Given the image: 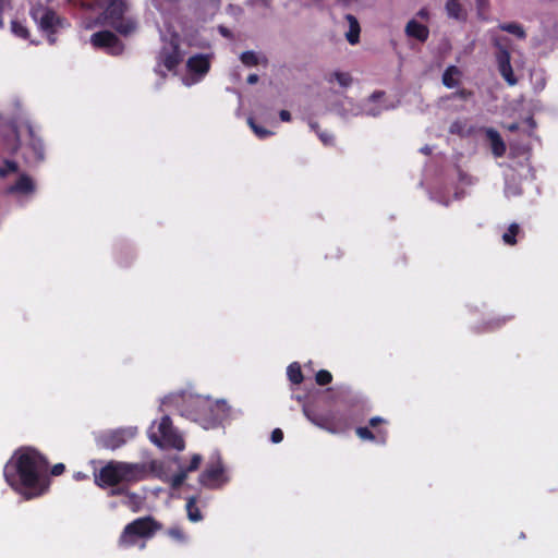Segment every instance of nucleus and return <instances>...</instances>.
<instances>
[{
	"label": "nucleus",
	"instance_id": "c756f323",
	"mask_svg": "<svg viewBox=\"0 0 558 558\" xmlns=\"http://www.w3.org/2000/svg\"><path fill=\"white\" fill-rule=\"evenodd\" d=\"M11 28L13 34L20 38L27 39L29 37L28 28L19 21H13L11 24Z\"/></svg>",
	"mask_w": 558,
	"mask_h": 558
},
{
	"label": "nucleus",
	"instance_id": "f257e3e1",
	"mask_svg": "<svg viewBox=\"0 0 558 558\" xmlns=\"http://www.w3.org/2000/svg\"><path fill=\"white\" fill-rule=\"evenodd\" d=\"M49 462L32 447L17 449L5 463L3 476L8 485L26 499L39 497L48 488Z\"/></svg>",
	"mask_w": 558,
	"mask_h": 558
},
{
	"label": "nucleus",
	"instance_id": "1a4fd4ad",
	"mask_svg": "<svg viewBox=\"0 0 558 558\" xmlns=\"http://www.w3.org/2000/svg\"><path fill=\"white\" fill-rule=\"evenodd\" d=\"M90 43L95 48L104 49L111 56H120L124 51V44L110 31H99L92 35Z\"/></svg>",
	"mask_w": 558,
	"mask_h": 558
},
{
	"label": "nucleus",
	"instance_id": "37998d69",
	"mask_svg": "<svg viewBox=\"0 0 558 558\" xmlns=\"http://www.w3.org/2000/svg\"><path fill=\"white\" fill-rule=\"evenodd\" d=\"M258 80H259V76L255 73H252L247 76L246 82L250 85H254L258 82Z\"/></svg>",
	"mask_w": 558,
	"mask_h": 558
},
{
	"label": "nucleus",
	"instance_id": "c03bdc74",
	"mask_svg": "<svg viewBox=\"0 0 558 558\" xmlns=\"http://www.w3.org/2000/svg\"><path fill=\"white\" fill-rule=\"evenodd\" d=\"M488 5V0H476V7L478 11L486 9Z\"/></svg>",
	"mask_w": 558,
	"mask_h": 558
},
{
	"label": "nucleus",
	"instance_id": "412c9836",
	"mask_svg": "<svg viewBox=\"0 0 558 558\" xmlns=\"http://www.w3.org/2000/svg\"><path fill=\"white\" fill-rule=\"evenodd\" d=\"M461 74V71L456 65H449L442 74V84L448 88L458 86L459 81L456 78Z\"/></svg>",
	"mask_w": 558,
	"mask_h": 558
},
{
	"label": "nucleus",
	"instance_id": "a18cd8bd",
	"mask_svg": "<svg viewBox=\"0 0 558 558\" xmlns=\"http://www.w3.org/2000/svg\"><path fill=\"white\" fill-rule=\"evenodd\" d=\"M384 95V92H374L371 96L372 100H376Z\"/></svg>",
	"mask_w": 558,
	"mask_h": 558
},
{
	"label": "nucleus",
	"instance_id": "6e6552de",
	"mask_svg": "<svg viewBox=\"0 0 558 558\" xmlns=\"http://www.w3.org/2000/svg\"><path fill=\"white\" fill-rule=\"evenodd\" d=\"M228 482L220 457L211 461L199 475V483L208 488H218Z\"/></svg>",
	"mask_w": 558,
	"mask_h": 558
},
{
	"label": "nucleus",
	"instance_id": "aec40b11",
	"mask_svg": "<svg viewBox=\"0 0 558 558\" xmlns=\"http://www.w3.org/2000/svg\"><path fill=\"white\" fill-rule=\"evenodd\" d=\"M345 20L349 23V31L345 33V38L351 45H356L360 41L361 27L357 19L352 14H347Z\"/></svg>",
	"mask_w": 558,
	"mask_h": 558
},
{
	"label": "nucleus",
	"instance_id": "423d86ee",
	"mask_svg": "<svg viewBox=\"0 0 558 558\" xmlns=\"http://www.w3.org/2000/svg\"><path fill=\"white\" fill-rule=\"evenodd\" d=\"M32 16L38 23L39 29L47 35L49 44H56V33L64 26L65 20L50 8L36 9L32 11Z\"/></svg>",
	"mask_w": 558,
	"mask_h": 558
},
{
	"label": "nucleus",
	"instance_id": "cd10ccee",
	"mask_svg": "<svg viewBox=\"0 0 558 558\" xmlns=\"http://www.w3.org/2000/svg\"><path fill=\"white\" fill-rule=\"evenodd\" d=\"M240 60L245 66H255L259 63L258 56L251 50L242 52Z\"/></svg>",
	"mask_w": 558,
	"mask_h": 558
},
{
	"label": "nucleus",
	"instance_id": "3c124183",
	"mask_svg": "<svg viewBox=\"0 0 558 558\" xmlns=\"http://www.w3.org/2000/svg\"><path fill=\"white\" fill-rule=\"evenodd\" d=\"M311 128L316 130V128H318L317 123H311Z\"/></svg>",
	"mask_w": 558,
	"mask_h": 558
},
{
	"label": "nucleus",
	"instance_id": "72a5a7b5",
	"mask_svg": "<svg viewBox=\"0 0 558 558\" xmlns=\"http://www.w3.org/2000/svg\"><path fill=\"white\" fill-rule=\"evenodd\" d=\"M186 472L185 471H181L177 474H174L171 478V488L172 489H178L182 486V484L184 483V481L186 480Z\"/></svg>",
	"mask_w": 558,
	"mask_h": 558
},
{
	"label": "nucleus",
	"instance_id": "09e8293b",
	"mask_svg": "<svg viewBox=\"0 0 558 558\" xmlns=\"http://www.w3.org/2000/svg\"><path fill=\"white\" fill-rule=\"evenodd\" d=\"M210 420H211V423H213V424H215L216 422H218V421H219V418H218L217 416H213V417H210Z\"/></svg>",
	"mask_w": 558,
	"mask_h": 558
},
{
	"label": "nucleus",
	"instance_id": "de8ad7c7",
	"mask_svg": "<svg viewBox=\"0 0 558 558\" xmlns=\"http://www.w3.org/2000/svg\"><path fill=\"white\" fill-rule=\"evenodd\" d=\"M508 129H509V131H512V132H513V131H517V130H518V124H517V123H513V124L509 125V128H508Z\"/></svg>",
	"mask_w": 558,
	"mask_h": 558
},
{
	"label": "nucleus",
	"instance_id": "5701e85b",
	"mask_svg": "<svg viewBox=\"0 0 558 558\" xmlns=\"http://www.w3.org/2000/svg\"><path fill=\"white\" fill-rule=\"evenodd\" d=\"M498 27L500 31L512 34L515 37H518L519 39H525V37H526V33H525L524 28L519 23H515V22L501 23V24H499Z\"/></svg>",
	"mask_w": 558,
	"mask_h": 558
},
{
	"label": "nucleus",
	"instance_id": "a878e982",
	"mask_svg": "<svg viewBox=\"0 0 558 558\" xmlns=\"http://www.w3.org/2000/svg\"><path fill=\"white\" fill-rule=\"evenodd\" d=\"M449 133L459 136L468 135L466 121L460 119L453 121L449 126Z\"/></svg>",
	"mask_w": 558,
	"mask_h": 558
},
{
	"label": "nucleus",
	"instance_id": "4468645a",
	"mask_svg": "<svg viewBox=\"0 0 558 558\" xmlns=\"http://www.w3.org/2000/svg\"><path fill=\"white\" fill-rule=\"evenodd\" d=\"M211 58V54H194L187 59L186 69L191 74L197 75L198 77H203L210 70Z\"/></svg>",
	"mask_w": 558,
	"mask_h": 558
},
{
	"label": "nucleus",
	"instance_id": "a19ab883",
	"mask_svg": "<svg viewBox=\"0 0 558 558\" xmlns=\"http://www.w3.org/2000/svg\"><path fill=\"white\" fill-rule=\"evenodd\" d=\"M317 134H318L319 138L322 140V142L324 144H326V145L329 144L332 141V136L331 135H328L326 133H320L318 131H317Z\"/></svg>",
	"mask_w": 558,
	"mask_h": 558
},
{
	"label": "nucleus",
	"instance_id": "39448f33",
	"mask_svg": "<svg viewBox=\"0 0 558 558\" xmlns=\"http://www.w3.org/2000/svg\"><path fill=\"white\" fill-rule=\"evenodd\" d=\"M126 10V3L123 0H109L102 12L105 24L122 36H129L137 26L133 19L124 16Z\"/></svg>",
	"mask_w": 558,
	"mask_h": 558
},
{
	"label": "nucleus",
	"instance_id": "58836bf2",
	"mask_svg": "<svg viewBox=\"0 0 558 558\" xmlns=\"http://www.w3.org/2000/svg\"><path fill=\"white\" fill-rule=\"evenodd\" d=\"M384 423H387L386 420H384L383 417L380 416H374L372 417L369 421H368V425L372 427V428H376L378 425L380 424H384Z\"/></svg>",
	"mask_w": 558,
	"mask_h": 558
},
{
	"label": "nucleus",
	"instance_id": "f03ea898",
	"mask_svg": "<svg viewBox=\"0 0 558 558\" xmlns=\"http://www.w3.org/2000/svg\"><path fill=\"white\" fill-rule=\"evenodd\" d=\"M147 476L144 463H130L111 460L98 472L94 473L95 484L100 488L112 487L110 496H120L125 493L120 484H131L143 481Z\"/></svg>",
	"mask_w": 558,
	"mask_h": 558
},
{
	"label": "nucleus",
	"instance_id": "20e7f679",
	"mask_svg": "<svg viewBox=\"0 0 558 558\" xmlns=\"http://www.w3.org/2000/svg\"><path fill=\"white\" fill-rule=\"evenodd\" d=\"M160 529L161 524L153 517L137 518L125 525L119 537V545L124 548L132 547L138 538H150Z\"/></svg>",
	"mask_w": 558,
	"mask_h": 558
},
{
	"label": "nucleus",
	"instance_id": "7c9ffc66",
	"mask_svg": "<svg viewBox=\"0 0 558 558\" xmlns=\"http://www.w3.org/2000/svg\"><path fill=\"white\" fill-rule=\"evenodd\" d=\"M19 166L15 161L5 159L3 166L0 167V178H5L10 173L17 172Z\"/></svg>",
	"mask_w": 558,
	"mask_h": 558
},
{
	"label": "nucleus",
	"instance_id": "bb28decb",
	"mask_svg": "<svg viewBox=\"0 0 558 558\" xmlns=\"http://www.w3.org/2000/svg\"><path fill=\"white\" fill-rule=\"evenodd\" d=\"M247 123L251 126L252 131L256 134V136L260 140H264L270 135H272V132L258 125L253 118L247 119Z\"/></svg>",
	"mask_w": 558,
	"mask_h": 558
},
{
	"label": "nucleus",
	"instance_id": "c85d7f7f",
	"mask_svg": "<svg viewBox=\"0 0 558 558\" xmlns=\"http://www.w3.org/2000/svg\"><path fill=\"white\" fill-rule=\"evenodd\" d=\"M341 87H349L352 84V76L348 72L336 71L331 75Z\"/></svg>",
	"mask_w": 558,
	"mask_h": 558
},
{
	"label": "nucleus",
	"instance_id": "f704fd0d",
	"mask_svg": "<svg viewBox=\"0 0 558 558\" xmlns=\"http://www.w3.org/2000/svg\"><path fill=\"white\" fill-rule=\"evenodd\" d=\"M474 95V93L470 89H466V88H461L454 93H452L448 98L449 99H456V98H459V99H462V100H468L470 99L472 96Z\"/></svg>",
	"mask_w": 558,
	"mask_h": 558
},
{
	"label": "nucleus",
	"instance_id": "393cba45",
	"mask_svg": "<svg viewBox=\"0 0 558 558\" xmlns=\"http://www.w3.org/2000/svg\"><path fill=\"white\" fill-rule=\"evenodd\" d=\"M521 232L520 226L515 222L511 223L507 231L502 234V241L507 245L517 244V236Z\"/></svg>",
	"mask_w": 558,
	"mask_h": 558
},
{
	"label": "nucleus",
	"instance_id": "9b49d317",
	"mask_svg": "<svg viewBox=\"0 0 558 558\" xmlns=\"http://www.w3.org/2000/svg\"><path fill=\"white\" fill-rule=\"evenodd\" d=\"M182 62L180 46L171 41L169 46L163 47L158 54V64L163 65L168 71H174Z\"/></svg>",
	"mask_w": 558,
	"mask_h": 558
},
{
	"label": "nucleus",
	"instance_id": "f3484780",
	"mask_svg": "<svg viewBox=\"0 0 558 558\" xmlns=\"http://www.w3.org/2000/svg\"><path fill=\"white\" fill-rule=\"evenodd\" d=\"M355 434L362 440L374 441L378 444H385L388 435L386 429H377L374 433L366 426L356 427Z\"/></svg>",
	"mask_w": 558,
	"mask_h": 558
},
{
	"label": "nucleus",
	"instance_id": "b1692460",
	"mask_svg": "<svg viewBox=\"0 0 558 558\" xmlns=\"http://www.w3.org/2000/svg\"><path fill=\"white\" fill-rule=\"evenodd\" d=\"M287 375L294 385H300L304 379L301 365L298 362H293L288 366Z\"/></svg>",
	"mask_w": 558,
	"mask_h": 558
},
{
	"label": "nucleus",
	"instance_id": "dca6fc26",
	"mask_svg": "<svg viewBox=\"0 0 558 558\" xmlns=\"http://www.w3.org/2000/svg\"><path fill=\"white\" fill-rule=\"evenodd\" d=\"M485 135L490 144L493 155L497 158L502 157L506 154L507 146L499 132L493 128H487L485 129Z\"/></svg>",
	"mask_w": 558,
	"mask_h": 558
},
{
	"label": "nucleus",
	"instance_id": "4be33fe9",
	"mask_svg": "<svg viewBox=\"0 0 558 558\" xmlns=\"http://www.w3.org/2000/svg\"><path fill=\"white\" fill-rule=\"evenodd\" d=\"M196 504H197L196 496L190 497L186 502L187 518L192 522H198L203 519L202 512H201L199 508L196 506Z\"/></svg>",
	"mask_w": 558,
	"mask_h": 558
},
{
	"label": "nucleus",
	"instance_id": "ddd939ff",
	"mask_svg": "<svg viewBox=\"0 0 558 558\" xmlns=\"http://www.w3.org/2000/svg\"><path fill=\"white\" fill-rule=\"evenodd\" d=\"M190 404L193 408V410L187 413V417H190L193 421H201L205 418L206 413H213L215 408L222 409L226 407L225 401H217L216 403H213L208 400L203 399H193L191 400Z\"/></svg>",
	"mask_w": 558,
	"mask_h": 558
},
{
	"label": "nucleus",
	"instance_id": "a211bd4d",
	"mask_svg": "<svg viewBox=\"0 0 558 558\" xmlns=\"http://www.w3.org/2000/svg\"><path fill=\"white\" fill-rule=\"evenodd\" d=\"M35 190L33 180L27 174H22L17 181L11 185L8 191L9 193L16 194H29Z\"/></svg>",
	"mask_w": 558,
	"mask_h": 558
},
{
	"label": "nucleus",
	"instance_id": "49530a36",
	"mask_svg": "<svg viewBox=\"0 0 558 558\" xmlns=\"http://www.w3.org/2000/svg\"><path fill=\"white\" fill-rule=\"evenodd\" d=\"M506 319H497L496 322L492 323L494 327H500L502 324H505Z\"/></svg>",
	"mask_w": 558,
	"mask_h": 558
},
{
	"label": "nucleus",
	"instance_id": "2f4dec72",
	"mask_svg": "<svg viewBox=\"0 0 558 558\" xmlns=\"http://www.w3.org/2000/svg\"><path fill=\"white\" fill-rule=\"evenodd\" d=\"M315 381L319 386L329 385L332 381V375L327 369H320L315 375Z\"/></svg>",
	"mask_w": 558,
	"mask_h": 558
},
{
	"label": "nucleus",
	"instance_id": "c9c22d12",
	"mask_svg": "<svg viewBox=\"0 0 558 558\" xmlns=\"http://www.w3.org/2000/svg\"><path fill=\"white\" fill-rule=\"evenodd\" d=\"M201 462H202V457L199 454H194L191 458V461L184 471L186 473L196 471L199 468Z\"/></svg>",
	"mask_w": 558,
	"mask_h": 558
},
{
	"label": "nucleus",
	"instance_id": "e433bc0d",
	"mask_svg": "<svg viewBox=\"0 0 558 558\" xmlns=\"http://www.w3.org/2000/svg\"><path fill=\"white\" fill-rule=\"evenodd\" d=\"M270 439L274 444H279L283 439V432L280 428H275L271 432Z\"/></svg>",
	"mask_w": 558,
	"mask_h": 558
},
{
	"label": "nucleus",
	"instance_id": "473e14b6",
	"mask_svg": "<svg viewBox=\"0 0 558 558\" xmlns=\"http://www.w3.org/2000/svg\"><path fill=\"white\" fill-rule=\"evenodd\" d=\"M167 534L177 542H184L186 539L185 533L179 525L171 526L168 529Z\"/></svg>",
	"mask_w": 558,
	"mask_h": 558
},
{
	"label": "nucleus",
	"instance_id": "79ce46f5",
	"mask_svg": "<svg viewBox=\"0 0 558 558\" xmlns=\"http://www.w3.org/2000/svg\"><path fill=\"white\" fill-rule=\"evenodd\" d=\"M416 15L423 20H428L429 19V12L426 8H422L417 13Z\"/></svg>",
	"mask_w": 558,
	"mask_h": 558
},
{
	"label": "nucleus",
	"instance_id": "0eeeda50",
	"mask_svg": "<svg viewBox=\"0 0 558 558\" xmlns=\"http://www.w3.org/2000/svg\"><path fill=\"white\" fill-rule=\"evenodd\" d=\"M136 434L135 427H120L99 433L95 441L100 449L117 450L133 439Z\"/></svg>",
	"mask_w": 558,
	"mask_h": 558
},
{
	"label": "nucleus",
	"instance_id": "6ab92c4d",
	"mask_svg": "<svg viewBox=\"0 0 558 558\" xmlns=\"http://www.w3.org/2000/svg\"><path fill=\"white\" fill-rule=\"evenodd\" d=\"M446 12L450 19H454L460 22H465L468 13L459 0H448L446 2Z\"/></svg>",
	"mask_w": 558,
	"mask_h": 558
},
{
	"label": "nucleus",
	"instance_id": "9d476101",
	"mask_svg": "<svg viewBox=\"0 0 558 558\" xmlns=\"http://www.w3.org/2000/svg\"><path fill=\"white\" fill-rule=\"evenodd\" d=\"M158 430L167 446L177 450L184 449V439L173 428L170 416L165 415L161 417Z\"/></svg>",
	"mask_w": 558,
	"mask_h": 558
},
{
	"label": "nucleus",
	"instance_id": "7ed1b4c3",
	"mask_svg": "<svg viewBox=\"0 0 558 558\" xmlns=\"http://www.w3.org/2000/svg\"><path fill=\"white\" fill-rule=\"evenodd\" d=\"M303 413L312 424L330 434H344L351 429L354 422H357L351 414L335 411L319 413L306 404L303 407Z\"/></svg>",
	"mask_w": 558,
	"mask_h": 558
},
{
	"label": "nucleus",
	"instance_id": "4c0bfd02",
	"mask_svg": "<svg viewBox=\"0 0 558 558\" xmlns=\"http://www.w3.org/2000/svg\"><path fill=\"white\" fill-rule=\"evenodd\" d=\"M65 471V465L63 463H57L54 464L51 470H50V473L51 475L53 476H59L61 475L63 472Z\"/></svg>",
	"mask_w": 558,
	"mask_h": 558
},
{
	"label": "nucleus",
	"instance_id": "f8f14e48",
	"mask_svg": "<svg viewBox=\"0 0 558 558\" xmlns=\"http://www.w3.org/2000/svg\"><path fill=\"white\" fill-rule=\"evenodd\" d=\"M496 61L498 65V71L502 78L510 86H514L518 83V78L515 77L511 66V56L509 50L507 48L499 47L496 53Z\"/></svg>",
	"mask_w": 558,
	"mask_h": 558
},
{
	"label": "nucleus",
	"instance_id": "2eb2a0df",
	"mask_svg": "<svg viewBox=\"0 0 558 558\" xmlns=\"http://www.w3.org/2000/svg\"><path fill=\"white\" fill-rule=\"evenodd\" d=\"M404 33L409 38H414L420 43H425L429 37V28L414 19L407 23Z\"/></svg>",
	"mask_w": 558,
	"mask_h": 558
},
{
	"label": "nucleus",
	"instance_id": "ea45409f",
	"mask_svg": "<svg viewBox=\"0 0 558 558\" xmlns=\"http://www.w3.org/2000/svg\"><path fill=\"white\" fill-rule=\"evenodd\" d=\"M280 120L283 122H290L291 121V113L288 110H281L279 112Z\"/></svg>",
	"mask_w": 558,
	"mask_h": 558
},
{
	"label": "nucleus",
	"instance_id": "8fccbe9b",
	"mask_svg": "<svg viewBox=\"0 0 558 558\" xmlns=\"http://www.w3.org/2000/svg\"><path fill=\"white\" fill-rule=\"evenodd\" d=\"M221 33H222L225 36H227L229 32H228V29H226V28L221 27Z\"/></svg>",
	"mask_w": 558,
	"mask_h": 558
}]
</instances>
